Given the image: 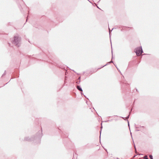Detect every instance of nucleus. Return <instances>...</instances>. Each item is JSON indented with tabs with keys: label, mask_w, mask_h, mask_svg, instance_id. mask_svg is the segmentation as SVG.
<instances>
[{
	"label": "nucleus",
	"mask_w": 159,
	"mask_h": 159,
	"mask_svg": "<svg viewBox=\"0 0 159 159\" xmlns=\"http://www.w3.org/2000/svg\"><path fill=\"white\" fill-rule=\"evenodd\" d=\"M20 41V38L17 36H15L14 40L12 41V43L17 46H19V43Z\"/></svg>",
	"instance_id": "1"
},
{
	"label": "nucleus",
	"mask_w": 159,
	"mask_h": 159,
	"mask_svg": "<svg viewBox=\"0 0 159 159\" xmlns=\"http://www.w3.org/2000/svg\"><path fill=\"white\" fill-rule=\"evenodd\" d=\"M135 52L138 56H140L143 52L142 47H139L136 48L135 50Z\"/></svg>",
	"instance_id": "2"
},
{
	"label": "nucleus",
	"mask_w": 159,
	"mask_h": 159,
	"mask_svg": "<svg viewBox=\"0 0 159 159\" xmlns=\"http://www.w3.org/2000/svg\"><path fill=\"white\" fill-rule=\"evenodd\" d=\"M77 89L80 91H82V89L79 86H77Z\"/></svg>",
	"instance_id": "3"
},
{
	"label": "nucleus",
	"mask_w": 159,
	"mask_h": 159,
	"mask_svg": "<svg viewBox=\"0 0 159 159\" xmlns=\"http://www.w3.org/2000/svg\"><path fill=\"white\" fill-rule=\"evenodd\" d=\"M144 159H148V158L147 156H145L143 157Z\"/></svg>",
	"instance_id": "4"
},
{
	"label": "nucleus",
	"mask_w": 159,
	"mask_h": 159,
	"mask_svg": "<svg viewBox=\"0 0 159 159\" xmlns=\"http://www.w3.org/2000/svg\"><path fill=\"white\" fill-rule=\"evenodd\" d=\"M149 157L151 159H153L152 156V155H150Z\"/></svg>",
	"instance_id": "5"
},
{
	"label": "nucleus",
	"mask_w": 159,
	"mask_h": 159,
	"mask_svg": "<svg viewBox=\"0 0 159 159\" xmlns=\"http://www.w3.org/2000/svg\"><path fill=\"white\" fill-rule=\"evenodd\" d=\"M129 115L128 116H127V117H126V119H128L129 118Z\"/></svg>",
	"instance_id": "6"
},
{
	"label": "nucleus",
	"mask_w": 159,
	"mask_h": 159,
	"mask_svg": "<svg viewBox=\"0 0 159 159\" xmlns=\"http://www.w3.org/2000/svg\"><path fill=\"white\" fill-rule=\"evenodd\" d=\"M109 34H110V31H111V30L109 28Z\"/></svg>",
	"instance_id": "7"
},
{
	"label": "nucleus",
	"mask_w": 159,
	"mask_h": 159,
	"mask_svg": "<svg viewBox=\"0 0 159 159\" xmlns=\"http://www.w3.org/2000/svg\"><path fill=\"white\" fill-rule=\"evenodd\" d=\"M134 148H135V149L136 150V148H135V146H134Z\"/></svg>",
	"instance_id": "8"
},
{
	"label": "nucleus",
	"mask_w": 159,
	"mask_h": 159,
	"mask_svg": "<svg viewBox=\"0 0 159 159\" xmlns=\"http://www.w3.org/2000/svg\"><path fill=\"white\" fill-rule=\"evenodd\" d=\"M79 79H80V77L79 78Z\"/></svg>",
	"instance_id": "9"
},
{
	"label": "nucleus",
	"mask_w": 159,
	"mask_h": 159,
	"mask_svg": "<svg viewBox=\"0 0 159 159\" xmlns=\"http://www.w3.org/2000/svg\"><path fill=\"white\" fill-rule=\"evenodd\" d=\"M106 65H105V66ZM104 66H103V67H104Z\"/></svg>",
	"instance_id": "10"
},
{
	"label": "nucleus",
	"mask_w": 159,
	"mask_h": 159,
	"mask_svg": "<svg viewBox=\"0 0 159 159\" xmlns=\"http://www.w3.org/2000/svg\"><path fill=\"white\" fill-rule=\"evenodd\" d=\"M113 28L112 29V30H113ZM112 30H111V31Z\"/></svg>",
	"instance_id": "11"
}]
</instances>
